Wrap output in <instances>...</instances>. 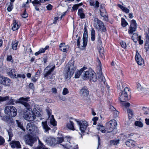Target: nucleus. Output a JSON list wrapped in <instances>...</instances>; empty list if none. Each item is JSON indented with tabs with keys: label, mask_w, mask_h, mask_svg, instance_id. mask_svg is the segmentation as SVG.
<instances>
[{
	"label": "nucleus",
	"mask_w": 149,
	"mask_h": 149,
	"mask_svg": "<svg viewBox=\"0 0 149 149\" xmlns=\"http://www.w3.org/2000/svg\"><path fill=\"white\" fill-rule=\"evenodd\" d=\"M58 17H55L54 19V22H53V23L56 24L57 22L56 21L58 20Z\"/></svg>",
	"instance_id": "nucleus-64"
},
{
	"label": "nucleus",
	"mask_w": 149,
	"mask_h": 149,
	"mask_svg": "<svg viewBox=\"0 0 149 149\" xmlns=\"http://www.w3.org/2000/svg\"><path fill=\"white\" fill-rule=\"evenodd\" d=\"M76 68L74 66L73 64L70 61L68 65L65 69L64 74L66 79L70 78L74 73Z\"/></svg>",
	"instance_id": "nucleus-3"
},
{
	"label": "nucleus",
	"mask_w": 149,
	"mask_h": 149,
	"mask_svg": "<svg viewBox=\"0 0 149 149\" xmlns=\"http://www.w3.org/2000/svg\"><path fill=\"white\" fill-rule=\"evenodd\" d=\"M121 24L123 27H125L128 25V23L127 22L125 19L123 17L121 18Z\"/></svg>",
	"instance_id": "nucleus-40"
},
{
	"label": "nucleus",
	"mask_w": 149,
	"mask_h": 149,
	"mask_svg": "<svg viewBox=\"0 0 149 149\" xmlns=\"http://www.w3.org/2000/svg\"><path fill=\"white\" fill-rule=\"evenodd\" d=\"M16 123L17 125V126L18 127L21 128L23 131H25V129L24 127L23 124L21 122L19 121V120H16Z\"/></svg>",
	"instance_id": "nucleus-39"
},
{
	"label": "nucleus",
	"mask_w": 149,
	"mask_h": 149,
	"mask_svg": "<svg viewBox=\"0 0 149 149\" xmlns=\"http://www.w3.org/2000/svg\"><path fill=\"white\" fill-rule=\"evenodd\" d=\"M41 72V70H38L36 72L35 75V77H39L40 76V74Z\"/></svg>",
	"instance_id": "nucleus-55"
},
{
	"label": "nucleus",
	"mask_w": 149,
	"mask_h": 149,
	"mask_svg": "<svg viewBox=\"0 0 149 149\" xmlns=\"http://www.w3.org/2000/svg\"><path fill=\"white\" fill-rule=\"evenodd\" d=\"M35 77H32L31 79V81L33 82H36L37 81V79H36Z\"/></svg>",
	"instance_id": "nucleus-60"
},
{
	"label": "nucleus",
	"mask_w": 149,
	"mask_h": 149,
	"mask_svg": "<svg viewBox=\"0 0 149 149\" xmlns=\"http://www.w3.org/2000/svg\"><path fill=\"white\" fill-rule=\"evenodd\" d=\"M68 93L69 91L68 89L65 88H64L62 92L63 95H65L68 94Z\"/></svg>",
	"instance_id": "nucleus-52"
},
{
	"label": "nucleus",
	"mask_w": 149,
	"mask_h": 149,
	"mask_svg": "<svg viewBox=\"0 0 149 149\" xmlns=\"http://www.w3.org/2000/svg\"><path fill=\"white\" fill-rule=\"evenodd\" d=\"M6 130L8 132L9 137V139L8 141H10L11 140L12 137L13 136V134H12V130H11L10 129H9L8 130L7 129Z\"/></svg>",
	"instance_id": "nucleus-41"
},
{
	"label": "nucleus",
	"mask_w": 149,
	"mask_h": 149,
	"mask_svg": "<svg viewBox=\"0 0 149 149\" xmlns=\"http://www.w3.org/2000/svg\"><path fill=\"white\" fill-rule=\"evenodd\" d=\"M52 92L56 94L57 93V90L56 88H52Z\"/></svg>",
	"instance_id": "nucleus-61"
},
{
	"label": "nucleus",
	"mask_w": 149,
	"mask_h": 149,
	"mask_svg": "<svg viewBox=\"0 0 149 149\" xmlns=\"http://www.w3.org/2000/svg\"><path fill=\"white\" fill-rule=\"evenodd\" d=\"M120 44L121 46L123 48H125L126 47V43L123 41L120 42Z\"/></svg>",
	"instance_id": "nucleus-54"
},
{
	"label": "nucleus",
	"mask_w": 149,
	"mask_h": 149,
	"mask_svg": "<svg viewBox=\"0 0 149 149\" xmlns=\"http://www.w3.org/2000/svg\"><path fill=\"white\" fill-rule=\"evenodd\" d=\"M136 142L132 140H129L125 142L126 145L128 147L133 148L135 146Z\"/></svg>",
	"instance_id": "nucleus-24"
},
{
	"label": "nucleus",
	"mask_w": 149,
	"mask_h": 149,
	"mask_svg": "<svg viewBox=\"0 0 149 149\" xmlns=\"http://www.w3.org/2000/svg\"><path fill=\"white\" fill-rule=\"evenodd\" d=\"M33 127H34L31 123H28L26 126L27 130L30 132H33Z\"/></svg>",
	"instance_id": "nucleus-33"
},
{
	"label": "nucleus",
	"mask_w": 149,
	"mask_h": 149,
	"mask_svg": "<svg viewBox=\"0 0 149 149\" xmlns=\"http://www.w3.org/2000/svg\"><path fill=\"white\" fill-rule=\"evenodd\" d=\"M100 11L101 15L104 17L103 20L107 21L108 19L107 14L104 8L100 6Z\"/></svg>",
	"instance_id": "nucleus-13"
},
{
	"label": "nucleus",
	"mask_w": 149,
	"mask_h": 149,
	"mask_svg": "<svg viewBox=\"0 0 149 149\" xmlns=\"http://www.w3.org/2000/svg\"><path fill=\"white\" fill-rule=\"evenodd\" d=\"M75 120L77 122L79 126V130L81 131V133H83L85 132L88 126V122L85 120H81L79 121L76 119H75Z\"/></svg>",
	"instance_id": "nucleus-6"
},
{
	"label": "nucleus",
	"mask_w": 149,
	"mask_h": 149,
	"mask_svg": "<svg viewBox=\"0 0 149 149\" xmlns=\"http://www.w3.org/2000/svg\"><path fill=\"white\" fill-rule=\"evenodd\" d=\"M49 0H34L32 2L34 6H40L41 5V3H44Z\"/></svg>",
	"instance_id": "nucleus-22"
},
{
	"label": "nucleus",
	"mask_w": 149,
	"mask_h": 149,
	"mask_svg": "<svg viewBox=\"0 0 149 149\" xmlns=\"http://www.w3.org/2000/svg\"><path fill=\"white\" fill-rule=\"evenodd\" d=\"M66 127L70 130H74V123L72 121L70 120L66 125Z\"/></svg>",
	"instance_id": "nucleus-26"
},
{
	"label": "nucleus",
	"mask_w": 149,
	"mask_h": 149,
	"mask_svg": "<svg viewBox=\"0 0 149 149\" xmlns=\"http://www.w3.org/2000/svg\"><path fill=\"white\" fill-rule=\"evenodd\" d=\"M89 93V91L86 86H84L81 90L80 94L83 96H87Z\"/></svg>",
	"instance_id": "nucleus-20"
},
{
	"label": "nucleus",
	"mask_w": 149,
	"mask_h": 149,
	"mask_svg": "<svg viewBox=\"0 0 149 149\" xmlns=\"http://www.w3.org/2000/svg\"><path fill=\"white\" fill-rule=\"evenodd\" d=\"M18 42L17 41H13L12 43V49L13 50H16L17 48Z\"/></svg>",
	"instance_id": "nucleus-37"
},
{
	"label": "nucleus",
	"mask_w": 149,
	"mask_h": 149,
	"mask_svg": "<svg viewBox=\"0 0 149 149\" xmlns=\"http://www.w3.org/2000/svg\"><path fill=\"white\" fill-rule=\"evenodd\" d=\"M97 129L100 131L104 133L105 132V128L102 125L99 124L97 125Z\"/></svg>",
	"instance_id": "nucleus-36"
},
{
	"label": "nucleus",
	"mask_w": 149,
	"mask_h": 149,
	"mask_svg": "<svg viewBox=\"0 0 149 149\" xmlns=\"http://www.w3.org/2000/svg\"><path fill=\"white\" fill-rule=\"evenodd\" d=\"M119 140H111L110 141V145L111 146L117 145L119 143Z\"/></svg>",
	"instance_id": "nucleus-42"
},
{
	"label": "nucleus",
	"mask_w": 149,
	"mask_h": 149,
	"mask_svg": "<svg viewBox=\"0 0 149 149\" xmlns=\"http://www.w3.org/2000/svg\"><path fill=\"white\" fill-rule=\"evenodd\" d=\"M81 71H82V76L84 80L90 79L93 81H96L97 77L94 72L91 69H88L86 67L84 66L81 69Z\"/></svg>",
	"instance_id": "nucleus-1"
},
{
	"label": "nucleus",
	"mask_w": 149,
	"mask_h": 149,
	"mask_svg": "<svg viewBox=\"0 0 149 149\" xmlns=\"http://www.w3.org/2000/svg\"><path fill=\"white\" fill-rule=\"evenodd\" d=\"M99 80L101 82V84L104 85V86H106L107 83H106L105 79L104 76L102 75L100 76L99 78Z\"/></svg>",
	"instance_id": "nucleus-34"
},
{
	"label": "nucleus",
	"mask_w": 149,
	"mask_h": 149,
	"mask_svg": "<svg viewBox=\"0 0 149 149\" xmlns=\"http://www.w3.org/2000/svg\"><path fill=\"white\" fill-rule=\"evenodd\" d=\"M26 142L28 145L32 146L34 142L36 141V139L31 136H28L27 138H26Z\"/></svg>",
	"instance_id": "nucleus-18"
},
{
	"label": "nucleus",
	"mask_w": 149,
	"mask_h": 149,
	"mask_svg": "<svg viewBox=\"0 0 149 149\" xmlns=\"http://www.w3.org/2000/svg\"><path fill=\"white\" fill-rule=\"evenodd\" d=\"M127 112L129 117L130 118L133 116V111L132 109H127Z\"/></svg>",
	"instance_id": "nucleus-43"
},
{
	"label": "nucleus",
	"mask_w": 149,
	"mask_h": 149,
	"mask_svg": "<svg viewBox=\"0 0 149 149\" xmlns=\"http://www.w3.org/2000/svg\"><path fill=\"white\" fill-rule=\"evenodd\" d=\"M82 3H80L79 4H75L72 7V10L73 11L77 10L78 8L79 7L82 5Z\"/></svg>",
	"instance_id": "nucleus-45"
},
{
	"label": "nucleus",
	"mask_w": 149,
	"mask_h": 149,
	"mask_svg": "<svg viewBox=\"0 0 149 149\" xmlns=\"http://www.w3.org/2000/svg\"><path fill=\"white\" fill-rule=\"evenodd\" d=\"M99 53L100 56L102 58H104V49L102 47H100L98 48Z\"/></svg>",
	"instance_id": "nucleus-35"
},
{
	"label": "nucleus",
	"mask_w": 149,
	"mask_h": 149,
	"mask_svg": "<svg viewBox=\"0 0 149 149\" xmlns=\"http://www.w3.org/2000/svg\"><path fill=\"white\" fill-rule=\"evenodd\" d=\"M137 25L136 21L134 19L132 20L130 22V25L128 30L129 34H132L136 31Z\"/></svg>",
	"instance_id": "nucleus-9"
},
{
	"label": "nucleus",
	"mask_w": 149,
	"mask_h": 149,
	"mask_svg": "<svg viewBox=\"0 0 149 149\" xmlns=\"http://www.w3.org/2000/svg\"><path fill=\"white\" fill-rule=\"evenodd\" d=\"M1 119L2 120L6 122H7L10 119L9 118L6 116H1Z\"/></svg>",
	"instance_id": "nucleus-47"
},
{
	"label": "nucleus",
	"mask_w": 149,
	"mask_h": 149,
	"mask_svg": "<svg viewBox=\"0 0 149 149\" xmlns=\"http://www.w3.org/2000/svg\"><path fill=\"white\" fill-rule=\"evenodd\" d=\"M29 87L31 89H34V87L33 84L32 83H30L29 84Z\"/></svg>",
	"instance_id": "nucleus-63"
},
{
	"label": "nucleus",
	"mask_w": 149,
	"mask_h": 149,
	"mask_svg": "<svg viewBox=\"0 0 149 149\" xmlns=\"http://www.w3.org/2000/svg\"><path fill=\"white\" fill-rule=\"evenodd\" d=\"M78 15L80 16V18L83 19L85 17V15L84 13V10L81 8L78 10Z\"/></svg>",
	"instance_id": "nucleus-28"
},
{
	"label": "nucleus",
	"mask_w": 149,
	"mask_h": 149,
	"mask_svg": "<svg viewBox=\"0 0 149 149\" xmlns=\"http://www.w3.org/2000/svg\"><path fill=\"white\" fill-rule=\"evenodd\" d=\"M82 74V71H81V69L79 71L77 72H76L75 74L74 77L75 78H79L80 75Z\"/></svg>",
	"instance_id": "nucleus-44"
},
{
	"label": "nucleus",
	"mask_w": 149,
	"mask_h": 149,
	"mask_svg": "<svg viewBox=\"0 0 149 149\" xmlns=\"http://www.w3.org/2000/svg\"><path fill=\"white\" fill-rule=\"evenodd\" d=\"M29 97H22L19 99V102L23 104L27 109H29L30 107L29 104L27 102Z\"/></svg>",
	"instance_id": "nucleus-14"
},
{
	"label": "nucleus",
	"mask_w": 149,
	"mask_h": 149,
	"mask_svg": "<svg viewBox=\"0 0 149 149\" xmlns=\"http://www.w3.org/2000/svg\"><path fill=\"white\" fill-rule=\"evenodd\" d=\"M5 114L12 117H15L17 114V109L12 106H8L6 107L4 109Z\"/></svg>",
	"instance_id": "nucleus-4"
},
{
	"label": "nucleus",
	"mask_w": 149,
	"mask_h": 149,
	"mask_svg": "<svg viewBox=\"0 0 149 149\" xmlns=\"http://www.w3.org/2000/svg\"><path fill=\"white\" fill-rule=\"evenodd\" d=\"M1 84L6 86H8L10 83V80L8 78L2 77L1 80Z\"/></svg>",
	"instance_id": "nucleus-17"
},
{
	"label": "nucleus",
	"mask_w": 149,
	"mask_h": 149,
	"mask_svg": "<svg viewBox=\"0 0 149 149\" xmlns=\"http://www.w3.org/2000/svg\"><path fill=\"white\" fill-rule=\"evenodd\" d=\"M148 33H146V41L145 44V48L148 51L149 48V27L148 28Z\"/></svg>",
	"instance_id": "nucleus-21"
},
{
	"label": "nucleus",
	"mask_w": 149,
	"mask_h": 149,
	"mask_svg": "<svg viewBox=\"0 0 149 149\" xmlns=\"http://www.w3.org/2000/svg\"><path fill=\"white\" fill-rule=\"evenodd\" d=\"M16 72L15 71V70L12 69L10 71L8 72V74L12 78H17V74L16 75Z\"/></svg>",
	"instance_id": "nucleus-23"
},
{
	"label": "nucleus",
	"mask_w": 149,
	"mask_h": 149,
	"mask_svg": "<svg viewBox=\"0 0 149 149\" xmlns=\"http://www.w3.org/2000/svg\"><path fill=\"white\" fill-rule=\"evenodd\" d=\"M64 140H67L68 142L69 143H71V141L72 140L71 138L69 136H65V137L63 136H62L60 137H58L57 138V141L58 142V143H61L63 142Z\"/></svg>",
	"instance_id": "nucleus-15"
},
{
	"label": "nucleus",
	"mask_w": 149,
	"mask_h": 149,
	"mask_svg": "<svg viewBox=\"0 0 149 149\" xmlns=\"http://www.w3.org/2000/svg\"><path fill=\"white\" fill-rule=\"evenodd\" d=\"M42 126L43 129L45 130V132H47L50 129L47 124V121L42 122Z\"/></svg>",
	"instance_id": "nucleus-27"
},
{
	"label": "nucleus",
	"mask_w": 149,
	"mask_h": 149,
	"mask_svg": "<svg viewBox=\"0 0 149 149\" xmlns=\"http://www.w3.org/2000/svg\"><path fill=\"white\" fill-rule=\"evenodd\" d=\"M38 146L35 149H47V148L43 145L39 139H38Z\"/></svg>",
	"instance_id": "nucleus-31"
},
{
	"label": "nucleus",
	"mask_w": 149,
	"mask_h": 149,
	"mask_svg": "<svg viewBox=\"0 0 149 149\" xmlns=\"http://www.w3.org/2000/svg\"><path fill=\"white\" fill-rule=\"evenodd\" d=\"M23 117L25 119L30 121H33L35 118V114L32 111H30L29 112L26 111Z\"/></svg>",
	"instance_id": "nucleus-11"
},
{
	"label": "nucleus",
	"mask_w": 149,
	"mask_h": 149,
	"mask_svg": "<svg viewBox=\"0 0 149 149\" xmlns=\"http://www.w3.org/2000/svg\"><path fill=\"white\" fill-rule=\"evenodd\" d=\"M67 47V46L65 45V43H61L59 45L60 49L64 52H66Z\"/></svg>",
	"instance_id": "nucleus-29"
},
{
	"label": "nucleus",
	"mask_w": 149,
	"mask_h": 149,
	"mask_svg": "<svg viewBox=\"0 0 149 149\" xmlns=\"http://www.w3.org/2000/svg\"><path fill=\"white\" fill-rule=\"evenodd\" d=\"M135 59L139 65H142L144 61L139 53H136L135 56Z\"/></svg>",
	"instance_id": "nucleus-16"
},
{
	"label": "nucleus",
	"mask_w": 149,
	"mask_h": 149,
	"mask_svg": "<svg viewBox=\"0 0 149 149\" xmlns=\"http://www.w3.org/2000/svg\"><path fill=\"white\" fill-rule=\"evenodd\" d=\"M107 125L108 127L107 132H110L116 127L117 125L116 121L115 120H111L107 123Z\"/></svg>",
	"instance_id": "nucleus-10"
},
{
	"label": "nucleus",
	"mask_w": 149,
	"mask_h": 149,
	"mask_svg": "<svg viewBox=\"0 0 149 149\" xmlns=\"http://www.w3.org/2000/svg\"><path fill=\"white\" fill-rule=\"evenodd\" d=\"M49 48L48 46H46L44 48H41L39 50L35 53V55L36 56H38V55L41 54L42 53H44L45 52V51L47 49Z\"/></svg>",
	"instance_id": "nucleus-25"
},
{
	"label": "nucleus",
	"mask_w": 149,
	"mask_h": 149,
	"mask_svg": "<svg viewBox=\"0 0 149 149\" xmlns=\"http://www.w3.org/2000/svg\"><path fill=\"white\" fill-rule=\"evenodd\" d=\"M84 32L83 37V42L80 43V38L78 37L77 40V45L78 47L81 49H83L86 47L87 43V31L86 27L84 28Z\"/></svg>",
	"instance_id": "nucleus-2"
},
{
	"label": "nucleus",
	"mask_w": 149,
	"mask_h": 149,
	"mask_svg": "<svg viewBox=\"0 0 149 149\" xmlns=\"http://www.w3.org/2000/svg\"><path fill=\"white\" fill-rule=\"evenodd\" d=\"M116 73L117 76L119 77L122 76V71L120 70H116Z\"/></svg>",
	"instance_id": "nucleus-51"
},
{
	"label": "nucleus",
	"mask_w": 149,
	"mask_h": 149,
	"mask_svg": "<svg viewBox=\"0 0 149 149\" xmlns=\"http://www.w3.org/2000/svg\"><path fill=\"white\" fill-rule=\"evenodd\" d=\"M55 68V65L52 66V65H49L46 67L44 70V72H45L44 74V77L47 79L49 78L51 79V77H49V76L51 75L52 72L53 71Z\"/></svg>",
	"instance_id": "nucleus-7"
},
{
	"label": "nucleus",
	"mask_w": 149,
	"mask_h": 149,
	"mask_svg": "<svg viewBox=\"0 0 149 149\" xmlns=\"http://www.w3.org/2000/svg\"><path fill=\"white\" fill-rule=\"evenodd\" d=\"M35 116H36L37 117H40L41 116V114L39 111H37L36 113V115H35Z\"/></svg>",
	"instance_id": "nucleus-62"
},
{
	"label": "nucleus",
	"mask_w": 149,
	"mask_h": 149,
	"mask_svg": "<svg viewBox=\"0 0 149 149\" xmlns=\"http://www.w3.org/2000/svg\"><path fill=\"white\" fill-rule=\"evenodd\" d=\"M97 40L99 43V44L101 46L102 45V42L101 40V38L100 36H99L98 38H97Z\"/></svg>",
	"instance_id": "nucleus-57"
},
{
	"label": "nucleus",
	"mask_w": 149,
	"mask_h": 149,
	"mask_svg": "<svg viewBox=\"0 0 149 149\" xmlns=\"http://www.w3.org/2000/svg\"><path fill=\"white\" fill-rule=\"evenodd\" d=\"M91 40L94 41L95 40V31L93 29H92L91 32Z\"/></svg>",
	"instance_id": "nucleus-38"
},
{
	"label": "nucleus",
	"mask_w": 149,
	"mask_h": 149,
	"mask_svg": "<svg viewBox=\"0 0 149 149\" xmlns=\"http://www.w3.org/2000/svg\"><path fill=\"white\" fill-rule=\"evenodd\" d=\"M13 25L12 26V29L13 31H16L17 30L19 27V26L17 22H16V21L15 20L13 21Z\"/></svg>",
	"instance_id": "nucleus-30"
},
{
	"label": "nucleus",
	"mask_w": 149,
	"mask_h": 149,
	"mask_svg": "<svg viewBox=\"0 0 149 149\" xmlns=\"http://www.w3.org/2000/svg\"><path fill=\"white\" fill-rule=\"evenodd\" d=\"M129 91V89L127 87L125 88L124 91L121 92V94L120 97V101L121 102H125L128 100L127 91Z\"/></svg>",
	"instance_id": "nucleus-8"
},
{
	"label": "nucleus",
	"mask_w": 149,
	"mask_h": 149,
	"mask_svg": "<svg viewBox=\"0 0 149 149\" xmlns=\"http://www.w3.org/2000/svg\"><path fill=\"white\" fill-rule=\"evenodd\" d=\"M135 125L136 126H138L139 127H142L143 126V124L140 121H136L135 122Z\"/></svg>",
	"instance_id": "nucleus-50"
},
{
	"label": "nucleus",
	"mask_w": 149,
	"mask_h": 149,
	"mask_svg": "<svg viewBox=\"0 0 149 149\" xmlns=\"http://www.w3.org/2000/svg\"><path fill=\"white\" fill-rule=\"evenodd\" d=\"M8 96L1 97L0 96V103L9 100Z\"/></svg>",
	"instance_id": "nucleus-46"
},
{
	"label": "nucleus",
	"mask_w": 149,
	"mask_h": 149,
	"mask_svg": "<svg viewBox=\"0 0 149 149\" xmlns=\"http://www.w3.org/2000/svg\"><path fill=\"white\" fill-rule=\"evenodd\" d=\"M142 110L144 111V113L145 114H149V108L147 107H143Z\"/></svg>",
	"instance_id": "nucleus-48"
},
{
	"label": "nucleus",
	"mask_w": 149,
	"mask_h": 149,
	"mask_svg": "<svg viewBox=\"0 0 149 149\" xmlns=\"http://www.w3.org/2000/svg\"><path fill=\"white\" fill-rule=\"evenodd\" d=\"M26 10H25V11L24 13H23L22 17H23L24 18H26L28 16V14L26 13Z\"/></svg>",
	"instance_id": "nucleus-58"
},
{
	"label": "nucleus",
	"mask_w": 149,
	"mask_h": 149,
	"mask_svg": "<svg viewBox=\"0 0 149 149\" xmlns=\"http://www.w3.org/2000/svg\"><path fill=\"white\" fill-rule=\"evenodd\" d=\"M93 21L94 26L95 29L98 30H100L103 32L106 31V29L102 22L97 18H94Z\"/></svg>",
	"instance_id": "nucleus-5"
},
{
	"label": "nucleus",
	"mask_w": 149,
	"mask_h": 149,
	"mask_svg": "<svg viewBox=\"0 0 149 149\" xmlns=\"http://www.w3.org/2000/svg\"><path fill=\"white\" fill-rule=\"evenodd\" d=\"M47 9L48 10H51L52 8V6L51 5L49 4L46 7Z\"/></svg>",
	"instance_id": "nucleus-59"
},
{
	"label": "nucleus",
	"mask_w": 149,
	"mask_h": 149,
	"mask_svg": "<svg viewBox=\"0 0 149 149\" xmlns=\"http://www.w3.org/2000/svg\"><path fill=\"white\" fill-rule=\"evenodd\" d=\"M118 6L120 8L123 12L127 13H128L129 12L130 10L129 9L126 7L123 6L122 5L120 4H118Z\"/></svg>",
	"instance_id": "nucleus-32"
},
{
	"label": "nucleus",
	"mask_w": 149,
	"mask_h": 149,
	"mask_svg": "<svg viewBox=\"0 0 149 149\" xmlns=\"http://www.w3.org/2000/svg\"><path fill=\"white\" fill-rule=\"evenodd\" d=\"M12 57L11 55H8L7 56V61H9L11 62H13L12 61Z\"/></svg>",
	"instance_id": "nucleus-56"
},
{
	"label": "nucleus",
	"mask_w": 149,
	"mask_h": 149,
	"mask_svg": "<svg viewBox=\"0 0 149 149\" xmlns=\"http://www.w3.org/2000/svg\"><path fill=\"white\" fill-rule=\"evenodd\" d=\"M5 142L4 139L2 136H0V145H3Z\"/></svg>",
	"instance_id": "nucleus-53"
},
{
	"label": "nucleus",
	"mask_w": 149,
	"mask_h": 149,
	"mask_svg": "<svg viewBox=\"0 0 149 149\" xmlns=\"http://www.w3.org/2000/svg\"><path fill=\"white\" fill-rule=\"evenodd\" d=\"M13 8V3H10L8 6L7 8V10L8 11L10 12L12 10Z\"/></svg>",
	"instance_id": "nucleus-49"
},
{
	"label": "nucleus",
	"mask_w": 149,
	"mask_h": 149,
	"mask_svg": "<svg viewBox=\"0 0 149 149\" xmlns=\"http://www.w3.org/2000/svg\"><path fill=\"white\" fill-rule=\"evenodd\" d=\"M46 110L49 118L50 120V123L51 124L54 126H56L57 124L56 122L55 121V119L54 118V116L53 115H51V114L52 113V110L48 107L47 108Z\"/></svg>",
	"instance_id": "nucleus-12"
},
{
	"label": "nucleus",
	"mask_w": 149,
	"mask_h": 149,
	"mask_svg": "<svg viewBox=\"0 0 149 149\" xmlns=\"http://www.w3.org/2000/svg\"><path fill=\"white\" fill-rule=\"evenodd\" d=\"M10 145L11 147L13 148H19L21 147L19 142L17 141H12L10 144Z\"/></svg>",
	"instance_id": "nucleus-19"
}]
</instances>
